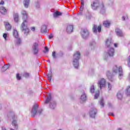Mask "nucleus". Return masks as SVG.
<instances>
[{
    "label": "nucleus",
    "instance_id": "35",
    "mask_svg": "<svg viewBox=\"0 0 130 130\" xmlns=\"http://www.w3.org/2000/svg\"><path fill=\"white\" fill-rule=\"evenodd\" d=\"M23 76L25 78H29V77L30 76V74H29L28 73L25 72L23 73Z\"/></svg>",
    "mask_w": 130,
    "mask_h": 130
},
{
    "label": "nucleus",
    "instance_id": "36",
    "mask_svg": "<svg viewBox=\"0 0 130 130\" xmlns=\"http://www.w3.org/2000/svg\"><path fill=\"white\" fill-rule=\"evenodd\" d=\"M17 40H16V43L18 45H20V44H21V39L20 38H16Z\"/></svg>",
    "mask_w": 130,
    "mask_h": 130
},
{
    "label": "nucleus",
    "instance_id": "8",
    "mask_svg": "<svg viewBox=\"0 0 130 130\" xmlns=\"http://www.w3.org/2000/svg\"><path fill=\"white\" fill-rule=\"evenodd\" d=\"M98 87H100V90H102V88L106 87V80L104 78H102L98 81Z\"/></svg>",
    "mask_w": 130,
    "mask_h": 130
},
{
    "label": "nucleus",
    "instance_id": "54",
    "mask_svg": "<svg viewBox=\"0 0 130 130\" xmlns=\"http://www.w3.org/2000/svg\"><path fill=\"white\" fill-rule=\"evenodd\" d=\"M114 46L115 47H117V44H114Z\"/></svg>",
    "mask_w": 130,
    "mask_h": 130
},
{
    "label": "nucleus",
    "instance_id": "47",
    "mask_svg": "<svg viewBox=\"0 0 130 130\" xmlns=\"http://www.w3.org/2000/svg\"><path fill=\"white\" fill-rule=\"evenodd\" d=\"M108 115H112V116H113V117L115 116L113 113H109Z\"/></svg>",
    "mask_w": 130,
    "mask_h": 130
},
{
    "label": "nucleus",
    "instance_id": "1",
    "mask_svg": "<svg viewBox=\"0 0 130 130\" xmlns=\"http://www.w3.org/2000/svg\"><path fill=\"white\" fill-rule=\"evenodd\" d=\"M91 9L95 11L100 9L101 14H105V7H104V4L102 3L100 4L99 0H94L92 3L91 4Z\"/></svg>",
    "mask_w": 130,
    "mask_h": 130
},
{
    "label": "nucleus",
    "instance_id": "33",
    "mask_svg": "<svg viewBox=\"0 0 130 130\" xmlns=\"http://www.w3.org/2000/svg\"><path fill=\"white\" fill-rule=\"evenodd\" d=\"M35 6L36 8H37V9H39L40 8V4L39 3V1H37L35 3Z\"/></svg>",
    "mask_w": 130,
    "mask_h": 130
},
{
    "label": "nucleus",
    "instance_id": "21",
    "mask_svg": "<svg viewBox=\"0 0 130 130\" xmlns=\"http://www.w3.org/2000/svg\"><path fill=\"white\" fill-rule=\"evenodd\" d=\"M80 99L81 101L84 102V101H86V100L87 99V96L86 95V93L83 92L81 96Z\"/></svg>",
    "mask_w": 130,
    "mask_h": 130
},
{
    "label": "nucleus",
    "instance_id": "3",
    "mask_svg": "<svg viewBox=\"0 0 130 130\" xmlns=\"http://www.w3.org/2000/svg\"><path fill=\"white\" fill-rule=\"evenodd\" d=\"M81 58V53L80 52H76L73 55V63L75 69L79 68V59Z\"/></svg>",
    "mask_w": 130,
    "mask_h": 130
},
{
    "label": "nucleus",
    "instance_id": "45",
    "mask_svg": "<svg viewBox=\"0 0 130 130\" xmlns=\"http://www.w3.org/2000/svg\"><path fill=\"white\" fill-rule=\"evenodd\" d=\"M128 67H130V56H129V57L128 58Z\"/></svg>",
    "mask_w": 130,
    "mask_h": 130
},
{
    "label": "nucleus",
    "instance_id": "14",
    "mask_svg": "<svg viewBox=\"0 0 130 130\" xmlns=\"http://www.w3.org/2000/svg\"><path fill=\"white\" fill-rule=\"evenodd\" d=\"M107 54L111 57L113 56L114 55V48H112L108 50Z\"/></svg>",
    "mask_w": 130,
    "mask_h": 130
},
{
    "label": "nucleus",
    "instance_id": "4",
    "mask_svg": "<svg viewBox=\"0 0 130 130\" xmlns=\"http://www.w3.org/2000/svg\"><path fill=\"white\" fill-rule=\"evenodd\" d=\"M113 72L115 74H119V79H122V77H123V72L122 71V68L121 66H119L118 67L117 65H115L113 68Z\"/></svg>",
    "mask_w": 130,
    "mask_h": 130
},
{
    "label": "nucleus",
    "instance_id": "44",
    "mask_svg": "<svg viewBox=\"0 0 130 130\" xmlns=\"http://www.w3.org/2000/svg\"><path fill=\"white\" fill-rule=\"evenodd\" d=\"M3 37L5 40H7V38L8 37V35L7 34H4Z\"/></svg>",
    "mask_w": 130,
    "mask_h": 130
},
{
    "label": "nucleus",
    "instance_id": "58",
    "mask_svg": "<svg viewBox=\"0 0 130 130\" xmlns=\"http://www.w3.org/2000/svg\"><path fill=\"white\" fill-rule=\"evenodd\" d=\"M14 117H15V116L12 117L13 119H14V118H15Z\"/></svg>",
    "mask_w": 130,
    "mask_h": 130
},
{
    "label": "nucleus",
    "instance_id": "22",
    "mask_svg": "<svg viewBox=\"0 0 130 130\" xmlns=\"http://www.w3.org/2000/svg\"><path fill=\"white\" fill-rule=\"evenodd\" d=\"M106 45L107 47H109L112 45V43L111 42V39H108L106 42Z\"/></svg>",
    "mask_w": 130,
    "mask_h": 130
},
{
    "label": "nucleus",
    "instance_id": "46",
    "mask_svg": "<svg viewBox=\"0 0 130 130\" xmlns=\"http://www.w3.org/2000/svg\"><path fill=\"white\" fill-rule=\"evenodd\" d=\"M95 42H93L92 43H90V46H93V45H95Z\"/></svg>",
    "mask_w": 130,
    "mask_h": 130
},
{
    "label": "nucleus",
    "instance_id": "2",
    "mask_svg": "<svg viewBox=\"0 0 130 130\" xmlns=\"http://www.w3.org/2000/svg\"><path fill=\"white\" fill-rule=\"evenodd\" d=\"M50 102V108L51 109H54L56 107V103L52 101V98H51V94L48 93L46 101L45 102V104H48Z\"/></svg>",
    "mask_w": 130,
    "mask_h": 130
},
{
    "label": "nucleus",
    "instance_id": "12",
    "mask_svg": "<svg viewBox=\"0 0 130 130\" xmlns=\"http://www.w3.org/2000/svg\"><path fill=\"white\" fill-rule=\"evenodd\" d=\"M107 77L109 81H111V82H113V75L110 72V71L107 72Z\"/></svg>",
    "mask_w": 130,
    "mask_h": 130
},
{
    "label": "nucleus",
    "instance_id": "56",
    "mask_svg": "<svg viewBox=\"0 0 130 130\" xmlns=\"http://www.w3.org/2000/svg\"><path fill=\"white\" fill-rule=\"evenodd\" d=\"M47 62H50V60H47Z\"/></svg>",
    "mask_w": 130,
    "mask_h": 130
},
{
    "label": "nucleus",
    "instance_id": "25",
    "mask_svg": "<svg viewBox=\"0 0 130 130\" xmlns=\"http://www.w3.org/2000/svg\"><path fill=\"white\" fill-rule=\"evenodd\" d=\"M103 25L105 27H108L109 26H110V21H105L104 22Z\"/></svg>",
    "mask_w": 130,
    "mask_h": 130
},
{
    "label": "nucleus",
    "instance_id": "51",
    "mask_svg": "<svg viewBox=\"0 0 130 130\" xmlns=\"http://www.w3.org/2000/svg\"><path fill=\"white\" fill-rule=\"evenodd\" d=\"M31 31H35V27H31Z\"/></svg>",
    "mask_w": 130,
    "mask_h": 130
},
{
    "label": "nucleus",
    "instance_id": "23",
    "mask_svg": "<svg viewBox=\"0 0 130 130\" xmlns=\"http://www.w3.org/2000/svg\"><path fill=\"white\" fill-rule=\"evenodd\" d=\"M117 97L118 99H119V100H121V99H122V97H123L122 92L119 91L117 93Z\"/></svg>",
    "mask_w": 130,
    "mask_h": 130
},
{
    "label": "nucleus",
    "instance_id": "13",
    "mask_svg": "<svg viewBox=\"0 0 130 130\" xmlns=\"http://www.w3.org/2000/svg\"><path fill=\"white\" fill-rule=\"evenodd\" d=\"M115 32L117 36H119V37H123V34L122 33V30H121V29L117 28L115 29Z\"/></svg>",
    "mask_w": 130,
    "mask_h": 130
},
{
    "label": "nucleus",
    "instance_id": "26",
    "mask_svg": "<svg viewBox=\"0 0 130 130\" xmlns=\"http://www.w3.org/2000/svg\"><path fill=\"white\" fill-rule=\"evenodd\" d=\"M12 125H13V126H15V128H16V129H17L18 124H17V120H13V121H12Z\"/></svg>",
    "mask_w": 130,
    "mask_h": 130
},
{
    "label": "nucleus",
    "instance_id": "38",
    "mask_svg": "<svg viewBox=\"0 0 130 130\" xmlns=\"http://www.w3.org/2000/svg\"><path fill=\"white\" fill-rule=\"evenodd\" d=\"M99 97V91H98L94 95V99H97Z\"/></svg>",
    "mask_w": 130,
    "mask_h": 130
},
{
    "label": "nucleus",
    "instance_id": "28",
    "mask_svg": "<svg viewBox=\"0 0 130 130\" xmlns=\"http://www.w3.org/2000/svg\"><path fill=\"white\" fill-rule=\"evenodd\" d=\"M10 67V65H5L2 67V72H6V70H8Z\"/></svg>",
    "mask_w": 130,
    "mask_h": 130
},
{
    "label": "nucleus",
    "instance_id": "43",
    "mask_svg": "<svg viewBox=\"0 0 130 130\" xmlns=\"http://www.w3.org/2000/svg\"><path fill=\"white\" fill-rule=\"evenodd\" d=\"M97 30H98V32H101V25H99L98 27Z\"/></svg>",
    "mask_w": 130,
    "mask_h": 130
},
{
    "label": "nucleus",
    "instance_id": "29",
    "mask_svg": "<svg viewBox=\"0 0 130 130\" xmlns=\"http://www.w3.org/2000/svg\"><path fill=\"white\" fill-rule=\"evenodd\" d=\"M54 17L56 18L58 16H61V13L59 12H55L53 14Z\"/></svg>",
    "mask_w": 130,
    "mask_h": 130
},
{
    "label": "nucleus",
    "instance_id": "39",
    "mask_svg": "<svg viewBox=\"0 0 130 130\" xmlns=\"http://www.w3.org/2000/svg\"><path fill=\"white\" fill-rule=\"evenodd\" d=\"M55 51H53L52 53V56H53V58L54 59L56 58V55L55 54Z\"/></svg>",
    "mask_w": 130,
    "mask_h": 130
},
{
    "label": "nucleus",
    "instance_id": "53",
    "mask_svg": "<svg viewBox=\"0 0 130 130\" xmlns=\"http://www.w3.org/2000/svg\"><path fill=\"white\" fill-rule=\"evenodd\" d=\"M122 19L123 21H125V17H124V16H122Z\"/></svg>",
    "mask_w": 130,
    "mask_h": 130
},
{
    "label": "nucleus",
    "instance_id": "10",
    "mask_svg": "<svg viewBox=\"0 0 130 130\" xmlns=\"http://www.w3.org/2000/svg\"><path fill=\"white\" fill-rule=\"evenodd\" d=\"M38 43H34L32 46V52L34 54H37L38 53Z\"/></svg>",
    "mask_w": 130,
    "mask_h": 130
},
{
    "label": "nucleus",
    "instance_id": "11",
    "mask_svg": "<svg viewBox=\"0 0 130 130\" xmlns=\"http://www.w3.org/2000/svg\"><path fill=\"white\" fill-rule=\"evenodd\" d=\"M21 15H22L23 16L22 17L23 22L24 21H25V23H27V19L28 18V14H27V12H26V11H24V10L22 11Z\"/></svg>",
    "mask_w": 130,
    "mask_h": 130
},
{
    "label": "nucleus",
    "instance_id": "15",
    "mask_svg": "<svg viewBox=\"0 0 130 130\" xmlns=\"http://www.w3.org/2000/svg\"><path fill=\"white\" fill-rule=\"evenodd\" d=\"M41 33H47V26L45 24H44L42 26L41 28Z\"/></svg>",
    "mask_w": 130,
    "mask_h": 130
},
{
    "label": "nucleus",
    "instance_id": "31",
    "mask_svg": "<svg viewBox=\"0 0 130 130\" xmlns=\"http://www.w3.org/2000/svg\"><path fill=\"white\" fill-rule=\"evenodd\" d=\"M92 31L93 33H97V25L93 24L92 27Z\"/></svg>",
    "mask_w": 130,
    "mask_h": 130
},
{
    "label": "nucleus",
    "instance_id": "30",
    "mask_svg": "<svg viewBox=\"0 0 130 130\" xmlns=\"http://www.w3.org/2000/svg\"><path fill=\"white\" fill-rule=\"evenodd\" d=\"M126 94L127 96H129L130 95V86H128L126 88V91H125Z\"/></svg>",
    "mask_w": 130,
    "mask_h": 130
},
{
    "label": "nucleus",
    "instance_id": "16",
    "mask_svg": "<svg viewBox=\"0 0 130 130\" xmlns=\"http://www.w3.org/2000/svg\"><path fill=\"white\" fill-rule=\"evenodd\" d=\"M48 80L50 83H51V79H52V72L51 69L49 70V73L47 74Z\"/></svg>",
    "mask_w": 130,
    "mask_h": 130
},
{
    "label": "nucleus",
    "instance_id": "57",
    "mask_svg": "<svg viewBox=\"0 0 130 130\" xmlns=\"http://www.w3.org/2000/svg\"><path fill=\"white\" fill-rule=\"evenodd\" d=\"M117 130H121V128H118Z\"/></svg>",
    "mask_w": 130,
    "mask_h": 130
},
{
    "label": "nucleus",
    "instance_id": "40",
    "mask_svg": "<svg viewBox=\"0 0 130 130\" xmlns=\"http://www.w3.org/2000/svg\"><path fill=\"white\" fill-rule=\"evenodd\" d=\"M112 88V86L111 84L109 83V82H108V90H111V88Z\"/></svg>",
    "mask_w": 130,
    "mask_h": 130
},
{
    "label": "nucleus",
    "instance_id": "50",
    "mask_svg": "<svg viewBox=\"0 0 130 130\" xmlns=\"http://www.w3.org/2000/svg\"><path fill=\"white\" fill-rule=\"evenodd\" d=\"M108 106L109 107H112V104L109 103H108Z\"/></svg>",
    "mask_w": 130,
    "mask_h": 130
},
{
    "label": "nucleus",
    "instance_id": "42",
    "mask_svg": "<svg viewBox=\"0 0 130 130\" xmlns=\"http://www.w3.org/2000/svg\"><path fill=\"white\" fill-rule=\"evenodd\" d=\"M16 78H17V80H21V76H20V75L19 74H17Z\"/></svg>",
    "mask_w": 130,
    "mask_h": 130
},
{
    "label": "nucleus",
    "instance_id": "24",
    "mask_svg": "<svg viewBox=\"0 0 130 130\" xmlns=\"http://www.w3.org/2000/svg\"><path fill=\"white\" fill-rule=\"evenodd\" d=\"M15 22H19V14L18 13H15L13 15Z\"/></svg>",
    "mask_w": 130,
    "mask_h": 130
},
{
    "label": "nucleus",
    "instance_id": "32",
    "mask_svg": "<svg viewBox=\"0 0 130 130\" xmlns=\"http://www.w3.org/2000/svg\"><path fill=\"white\" fill-rule=\"evenodd\" d=\"M81 6L80 8V11L81 12L83 11V9H84V0H80Z\"/></svg>",
    "mask_w": 130,
    "mask_h": 130
},
{
    "label": "nucleus",
    "instance_id": "49",
    "mask_svg": "<svg viewBox=\"0 0 130 130\" xmlns=\"http://www.w3.org/2000/svg\"><path fill=\"white\" fill-rule=\"evenodd\" d=\"M5 4V2L4 1H1L0 3V5H4Z\"/></svg>",
    "mask_w": 130,
    "mask_h": 130
},
{
    "label": "nucleus",
    "instance_id": "9",
    "mask_svg": "<svg viewBox=\"0 0 130 130\" xmlns=\"http://www.w3.org/2000/svg\"><path fill=\"white\" fill-rule=\"evenodd\" d=\"M96 114H97V109H95L94 108H91L89 111V115L90 117L95 118Z\"/></svg>",
    "mask_w": 130,
    "mask_h": 130
},
{
    "label": "nucleus",
    "instance_id": "7",
    "mask_svg": "<svg viewBox=\"0 0 130 130\" xmlns=\"http://www.w3.org/2000/svg\"><path fill=\"white\" fill-rule=\"evenodd\" d=\"M80 34L83 39H86V38H88L89 37V30H88V29H87L86 28L82 29Z\"/></svg>",
    "mask_w": 130,
    "mask_h": 130
},
{
    "label": "nucleus",
    "instance_id": "55",
    "mask_svg": "<svg viewBox=\"0 0 130 130\" xmlns=\"http://www.w3.org/2000/svg\"><path fill=\"white\" fill-rule=\"evenodd\" d=\"M104 60H106V59H107V57H104Z\"/></svg>",
    "mask_w": 130,
    "mask_h": 130
},
{
    "label": "nucleus",
    "instance_id": "27",
    "mask_svg": "<svg viewBox=\"0 0 130 130\" xmlns=\"http://www.w3.org/2000/svg\"><path fill=\"white\" fill-rule=\"evenodd\" d=\"M13 36H14L15 38L19 37V34L18 33V31L16 29H14L13 31Z\"/></svg>",
    "mask_w": 130,
    "mask_h": 130
},
{
    "label": "nucleus",
    "instance_id": "6",
    "mask_svg": "<svg viewBox=\"0 0 130 130\" xmlns=\"http://www.w3.org/2000/svg\"><path fill=\"white\" fill-rule=\"evenodd\" d=\"M26 22V20L23 21L22 23L20 26V29L21 31H24V35L25 36H27L29 34L30 30L29 29V28H27V22Z\"/></svg>",
    "mask_w": 130,
    "mask_h": 130
},
{
    "label": "nucleus",
    "instance_id": "37",
    "mask_svg": "<svg viewBox=\"0 0 130 130\" xmlns=\"http://www.w3.org/2000/svg\"><path fill=\"white\" fill-rule=\"evenodd\" d=\"M95 91V88H94V85H92L90 87V93H94Z\"/></svg>",
    "mask_w": 130,
    "mask_h": 130
},
{
    "label": "nucleus",
    "instance_id": "41",
    "mask_svg": "<svg viewBox=\"0 0 130 130\" xmlns=\"http://www.w3.org/2000/svg\"><path fill=\"white\" fill-rule=\"evenodd\" d=\"M45 50H46V51H44V53H46V52H48V51H49V49H48V48L47 47H45Z\"/></svg>",
    "mask_w": 130,
    "mask_h": 130
},
{
    "label": "nucleus",
    "instance_id": "34",
    "mask_svg": "<svg viewBox=\"0 0 130 130\" xmlns=\"http://www.w3.org/2000/svg\"><path fill=\"white\" fill-rule=\"evenodd\" d=\"M100 105L102 107H104V99L102 98L100 101Z\"/></svg>",
    "mask_w": 130,
    "mask_h": 130
},
{
    "label": "nucleus",
    "instance_id": "19",
    "mask_svg": "<svg viewBox=\"0 0 130 130\" xmlns=\"http://www.w3.org/2000/svg\"><path fill=\"white\" fill-rule=\"evenodd\" d=\"M30 4V0H24L23 1V6L25 8H27Z\"/></svg>",
    "mask_w": 130,
    "mask_h": 130
},
{
    "label": "nucleus",
    "instance_id": "5",
    "mask_svg": "<svg viewBox=\"0 0 130 130\" xmlns=\"http://www.w3.org/2000/svg\"><path fill=\"white\" fill-rule=\"evenodd\" d=\"M32 117H35L36 114H39L40 115L42 113V110H38V105L37 104H35L31 111Z\"/></svg>",
    "mask_w": 130,
    "mask_h": 130
},
{
    "label": "nucleus",
    "instance_id": "17",
    "mask_svg": "<svg viewBox=\"0 0 130 130\" xmlns=\"http://www.w3.org/2000/svg\"><path fill=\"white\" fill-rule=\"evenodd\" d=\"M4 25L7 31H9V30H11V29H12V25H11V24H10L9 22H4Z\"/></svg>",
    "mask_w": 130,
    "mask_h": 130
},
{
    "label": "nucleus",
    "instance_id": "59",
    "mask_svg": "<svg viewBox=\"0 0 130 130\" xmlns=\"http://www.w3.org/2000/svg\"><path fill=\"white\" fill-rule=\"evenodd\" d=\"M10 130H14L13 129H10Z\"/></svg>",
    "mask_w": 130,
    "mask_h": 130
},
{
    "label": "nucleus",
    "instance_id": "20",
    "mask_svg": "<svg viewBox=\"0 0 130 130\" xmlns=\"http://www.w3.org/2000/svg\"><path fill=\"white\" fill-rule=\"evenodd\" d=\"M7 12L8 11H7V9H6V8H5V7H1L0 8V13H1V14H2V15H5V14H7Z\"/></svg>",
    "mask_w": 130,
    "mask_h": 130
},
{
    "label": "nucleus",
    "instance_id": "18",
    "mask_svg": "<svg viewBox=\"0 0 130 130\" xmlns=\"http://www.w3.org/2000/svg\"><path fill=\"white\" fill-rule=\"evenodd\" d=\"M73 29H74V26L72 25H69L68 26H67V31L69 34L72 33V32H73Z\"/></svg>",
    "mask_w": 130,
    "mask_h": 130
},
{
    "label": "nucleus",
    "instance_id": "48",
    "mask_svg": "<svg viewBox=\"0 0 130 130\" xmlns=\"http://www.w3.org/2000/svg\"><path fill=\"white\" fill-rule=\"evenodd\" d=\"M53 38V36L52 35H50L49 36V39H51V38Z\"/></svg>",
    "mask_w": 130,
    "mask_h": 130
},
{
    "label": "nucleus",
    "instance_id": "52",
    "mask_svg": "<svg viewBox=\"0 0 130 130\" xmlns=\"http://www.w3.org/2000/svg\"><path fill=\"white\" fill-rule=\"evenodd\" d=\"M2 130H7V129H6V127L5 126L2 127Z\"/></svg>",
    "mask_w": 130,
    "mask_h": 130
}]
</instances>
